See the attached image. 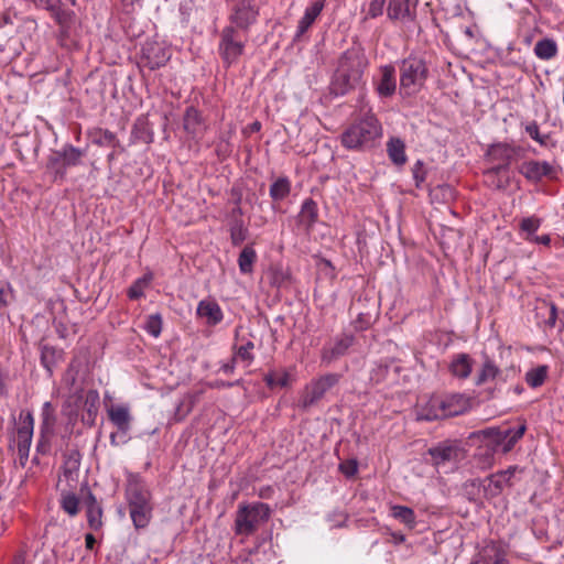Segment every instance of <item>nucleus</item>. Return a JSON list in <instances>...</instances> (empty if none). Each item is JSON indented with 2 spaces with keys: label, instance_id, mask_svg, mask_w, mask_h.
Returning <instances> with one entry per match:
<instances>
[{
  "label": "nucleus",
  "instance_id": "412c9836",
  "mask_svg": "<svg viewBox=\"0 0 564 564\" xmlns=\"http://www.w3.org/2000/svg\"><path fill=\"white\" fill-rule=\"evenodd\" d=\"M295 381L292 369L280 368L270 370L264 376L265 384L271 389H283L289 388Z\"/></svg>",
  "mask_w": 564,
  "mask_h": 564
},
{
  "label": "nucleus",
  "instance_id": "bb28decb",
  "mask_svg": "<svg viewBox=\"0 0 564 564\" xmlns=\"http://www.w3.org/2000/svg\"><path fill=\"white\" fill-rule=\"evenodd\" d=\"M197 314L206 319L209 325H216L223 319L221 308L215 301H200L197 306Z\"/></svg>",
  "mask_w": 564,
  "mask_h": 564
},
{
  "label": "nucleus",
  "instance_id": "5701e85b",
  "mask_svg": "<svg viewBox=\"0 0 564 564\" xmlns=\"http://www.w3.org/2000/svg\"><path fill=\"white\" fill-rule=\"evenodd\" d=\"M75 405L76 409H83L86 411L88 420L95 421L98 406H99V393L97 390H88L84 394H76Z\"/></svg>",
  "mask_w": 564,
  "mask_h": 564
},
{
  "label": "nucleus",
  "instance_id": "7c9ffc66",
  "mask_svg": "<svg viewBox=\"0 0 564 564\" xmlns=\"http://www.w3.org/2000/svg\"><path fill=\"white\" fill-rule=\"evenodd\" d=\"M533 51L539 59L549 61L557 55L558 47L553 39L544 37L535 43Z\"/></svg>",
  "mask_w": 564,
  "mask_h": 564
},
{
  "label": "nucleus",
  "instance_id": "bf43d9fd",
  "mask_svg": "<svg viewBox=\"0 0 564 564\" xmlns=\"http://www.w3.org/2000/svg\"><path fill=\"white\" fill-rule=\"evenodd\" d=\"M356 327L359 329H367L370 326V316L367 314L360 313L355 321Z\"/></svg>",
  "mask_w": 564,
  "mask_h": 564
},
{
  "label": "nucleus",
  "instance_id": "2f4dec72",
  "mask_svg": "<svg viewBox=\"0 0 564 564\" xmlns=\"http://www.w3.org/2000/svg\"><path fill=\"white\" fill-rule=\"evenodd\" d=\"M390 510L391 516L404 524L409 530H413L416 527V516L413 509L406 506L394 505Z\"/></svg>",
  "mask_w": 564,
  "mask_h": 564
},
{
  "label": "nucleus",
  "instance_id": "4be33fe9",
  "mask_svg": "<svg viewBox=\"0 0 564 564\" xmlns=\"http://www.w3.org/2000/svg\"><path fill=\"white\" fill-rule=\"evenodd\" d=\"M473 366V358L466 352H460L453 356L448 370L453 377L464 380L470 376Z\"/></svg>",
  "mask_w": 564,
  "mask_h": 564
},
{
  "label": "nucleus",
  "instance_id": "2eb2a0df",
  "mask_svg": "<svg viewBox=\"0 0 564 564\" xmlns=\"http://www.w3.org/2000/svg\"><path fill=\"white\" fill-rule=\"evenodd\" d=\"M444 419L464 414L470 409V398L464 393L437 394Z\"/></svg>",
  "mask_w": 564,
  "mask_h": 564
},
{
  "label": "nucleus",
  "instance_id": "423d86ee",
  "mask_svg": "<svg viewBox=\"0 0 564 564\" xmlns=\"http://www.w3.org/2000/svg\"><path fill=\"white\" fill-rule=\"evenodd\" d=\"M340 379L338 373H326L307 383L301 392L299 406L307 410L324 398L327 391L335 387Z\"/></svg>",
  "mask_w": 564,
  "mask_h": 564
},
{
  "label": "nucleus",
  "instance_id": "473e14b6",
  "mask_svg": "<svg viewBox=\"0 0 564 564\" xmlns=\"http://www.w3.org/2000/svg\"><path fill=\"white\" fill-rule=\"evenodd\" d=\"M536 316L542 317V322L545 327L552 328L556 324L557 308L554 303L542 301L536 306Z\"/></svg>",
  "mask_w": 564,
  "mask_h": 564
},
{
  "label": "nucleus",
  "instance_id": "603ef678",
  "mask_svg": "<svg viewBox=\"0 0 564 564\" xmlns=\"http://www.w3.org/2000/svg\"><path fill=\"white\" fill-rule=\"evenodd\" d=\"M386 0H371L369 3L367 17L376 19L383 13Z\"/></svg>",
  "mask_w": 564,
  "mask_h": 564
},
{
  "label": "nucleus",
  "instance_id": "c9c22d12",
  "mask_svg": "<svg viewBox=\"0 0 564 564\" xmlns=\"http://www.w3.org/2000/svg\"><path fill=\"white\" fill-rule=\"evenodd\" d=\"M61 153L63 159V167L66 170L67 167L80 164L84 156V152L80 149H77L70 144L63 147L61 149Z\"/></svg>",
  "mask_w": 564,
  "mask_h": 564
},
{
  "label": "nucleus",
  "instance_id": "79ce46f5",
  "mask_svg": "<svg viewBox=\"0 0 564 564\" xmlns=\"http://www.w3.org/2000/svg\"><path fill=\"white\" fill-rule=\"evenodd\" d=\"M61 505L63 510L70 517H74L79 511V500L73 494H63Z\"/></svg>",
  "mask_w": 564,
  "mask_h": 564
},
{
  "label": "nucleus",
  "instance_id": "680f3d73",
  "mask_svg": "<svg viewBox=\"0 0 564 564\" xmlns=\"http://www.w3.org/2000/svg\"><path fill=\"white\" fill-rule=\"evenodd\" d=\"M242 14H243V12L238 10V11H236V13L232 17L234 22L236 23L237 28H239V29H243L245 28V22H243Z\"/></svg>",
  "mask_w": 564,
  "mask_h": 564
},
{
  "label": "nucleus",
  "instance_id": "5fc2aeb1",
  "mask_svg": "<svg viewBox=\"0 0 564 564\" xmlns=\"http://www.w3.org/2000/svg\"><path fill=\"white\" fill-rule=\"evenodd\" d=\"M339 470L347 477H352L358 471V464L355 459H348L339 464Z\"/></svg>",
  "mask_w": 564,
  "mask_h": 564
},
{
  "label": "nucleus",
  "instance_id": "37998d69",
  "mask_svg": "<svg viewBox=\"0 0 564 564\" xmlns=\"http://www.w3.org/2000/svg\"><path fill=\"white\" fill-rule=\"evenodd\" d=\"M542 225V219L536 216L522 218L520 221V230L525 232L527 236L533 237L534 234Z\"/></svg>",
  "mask_w": 564,
  "mask_h": 564
},
{
  "label": "nucleus",
  "instance_id": "4c0bfd02",
  "mask_svg": "<svg viewBox=\"0 0 564 564\" xmlns=\"http://www.w3.org/2000/svg\"><path fill=\"white\" fill-rule=\"evenodd\" d=\"M153 280L152 273H147L143 276L137 279L128 290V296L131 300L141 299L144 295L145 289L149 288Z\"/></svg>",
  "mask_w": 564,
  "mask_h": 564
},
{
  "label": "nucleus",
  "instance_id": "4d7b16f0",
  "mask_svg": "<svg viewBox=\"0 0 564 564\" xmlns=\"http://www.w3.org/2000/svg\"><path fill=\"white\" fill-rule=\"evenodd\" d=\"M53 17L59 24H65L70 20V12L64 11L61 8L53 13Z\"/></svg>",
  "mask_w": 564,
  "mask_h": 564
},
{
  "label": "nucleus",
  "instance_id": "c03bdc74",
  "mask_svg": "<svg viewBox=\"0 0 564 564\" xmlns=\"http://www.w3.org/2000/svg\"><path fill=\"white\" fill-rule=\"evenodd\" d=\"M144 328L153 337H159L162 332L161 315L153 314V315L148 316Z\"/></svg>",
  "mask_w": 564,
  "mask_h": 564
},
{
  "label": "nucleus",
  "instance_id": "f8f14e48",
  "mask_svg": "<svg viewBox=\"0 0 564 564\" xmlns=\"http://www.w3.org/2000/svg\"><path fill=\"white\" fill-rule=\"evenodd\" d=\"M355 340L351 334H340L324 345L321 351V360L330 364L345 356Z\"/></svg>",
  "mask_w": 564,
  "mask_h": 564
},
{
  "label": "nucleus",
  "instance_id": "c85d7f7f",
  "mask_svg": "<svg viewBox=\"0 0 564 564\" xmlns=\"http://www.w3.org/2000/svg\"><path fill=\"white\" fill-rule=\"evenodd\" d=\"M85 503L87 507V521L89 528L93 530L100 529L102 525V509L98 505L95 496L90 491H88L87 494Z\"/></svg>",
  "mask_w": 564,
  "mask_h": 564
},
{
  "label": "nucleus",
  "instance_id": "69168bd1",
  "mask_svg": "<svg viewBox=\"0 0 564 564\" xmlns=\"http://www.w3.org/2000/svg\"><path fill=\"white\" fill-rule=\"evenodd\" d=\"M95 542H96V540L93 534H90V533L86 534L85 543H86L87 549L91 550L94 547Z\"/></svg>",
  "mask_w": 564,
  "mask_h": 564
},
{
  "label": "nucleus",
  "instance_id": "9b49d317",
  "mask_svg": "<svg viewBox=\"0 0 564 564\" xmlns=\"http://www.w3.org/2000/svg\"><path fill=\"white\" fill-rule=\"evenodd\" d=\"M34 419L30 411H21L18 420L15 443L20 458H28L33 437Z\"/></svg>",
  "mask_w": 564,
  "mask_h": 564
},
{
  "label": "nucleus",
  "instance_id": "aec40b11",
  "mask_svg": "<svg viewBox=\"0 0 564 564\" xmlns=\"http://www.w3.org/2000/svg\"><path fill=\"white\" fill-rule=\"evenodd\" d=\"M473 564H508L506 549L496 542H490L480 552Z\"/></svg>",
  "mask_w": 564,
  "mask_h": 564
},
{
  "label": "nucleus",
  "instance_id": "f03ea898",
  "mask_svg": "<svg viewBox=\"0 0 564 564\" xmlns=\"http://www.w3.org/2000/svg\"><path fill=\"white\" fill-rule=\"evenodd\" d=\"M380 134L381 126L378 119L368 111L341 133L340 142L347 150H360L370 147Z\"/></svg>",
  "mask_w": 564,
  "mask_h": 564
},
{
  "label": "nucleus",
  "instance_id": "58836bf2",
  "mask_svg": "<svg viewBox=\"0 0 564 564\" xmlns=\"http://www.w3.org/2000/svg\"><path fill=\"white\" fill-rule=\"evenodd\" d=\"M495 454L496 452L487 443L479 446L475 455L478 466L482 469L490 468L495 463Z\"/></svg>",
  "mask_w": 564,
  "mask_h": 564
},
{
  "label": "nucleus",
  "instance_id": "cd10ccee",
  "mask_svg": "<svg viewBox=\"0 0 564 564\" xmlns=\"http://www.w3.org/2000/svg\"><path fill=\"white\" fill-rule=\"evenodd\" d=\"M417 419L423 421H434L444 419L441 410L440 398L437 394L432 395L417 411Z\"/></svg>",
  "mask_w": 564,
  "mask_h": 564
},
{
  "label": "nucleus",
  "instance_id": "9d476101",
  "mask_svg": "<svg viewBox=\"0 0 564 564\" xmlns=\"http://www.w3.org/2000/svg\"><path fill=\"white\" fill-rule=\"evenodd\" d=\"M432 464L435 467L443 466L447 463H456L463 458V448L457 441H443L437 445L429 448Z\"/></svg>",
  "mask_w": 564,
  "mask_h": 564
},
{
  "label": "nucleus",
  "instance_id": "6e6d98bb",
  "mask_svg": "<svg viewBox=\"0 0 564 564\" xmlns=\"http://www.w3.org/2000/svg\"><path fill=\"white\" fill-rule=\"evenodd\" d=\"M246 238L245 229L242 225H237L231 228V239L235 245H240Z\"/></svg>",
  "mask_w": 564,
  "mask_h": 564
},
{
  "label": "nucleus",
  "instance_id": "dca6fc26",
  "mask_svg": "<svg viewBox=\"0 0 564 564\" xmlns=\"http://www.w3.org/2000/svg\"><path fill=\"white\" fill-rule=\"evenodd\" d=\"M388 18L394 21L413 22L416 19V3L411 0H389Z\"/></svg>",
  "mask_w": 564,
  "mask_h": 564
},
{
  "label": "nucleus",
  "instance_id": "39448f33",
  "mask_svg": "<svg viewBox=\"0 0 564 564\" xmlns=\"http://www.w3.org/2000/svg\"><path fill=\"white\" fill-rule=\"evenodd\" d=\"M129 511L137 529L145 528L151 519L150 492L140 484L131 482L127 488Z\"/></svg>",
  "mask_w": 564,
  "mask_h": 564
},
{
  "label": "nucleus",
  "instance_id": "ea45409f",
  "mask_svg": "<svg viewBox=\"0 0 564 564\" xmlns=\"http://www.w3.org/2000/svg\"><path fill=\"white\" fill-rule=\"evenodd\" d=\"M270 516V508L268 505L257 502L249 505V532L252 529V522L258 520H265Z\"/></svg>",
  "mask_w": 564,
  "mask_h": 564
},
{
  "label": "nucleus",
  "instance_id": "774afa93",
  "mask_svg": "<svg viewBox=\"0 0 564 564\" xmlns=\"http://www.w3.org/2000/svg\"><path fill=\"white\" fill-rule=\"evenodd\" d=\"M119 434H121L119 431L113 432V433L110 434V444L112 446H118L119 445V443L117 441V437L119 436Z\"/></svg>",
  "mask_w": 564,
  "mask_h": 564
},
{
  "label": "nucleus",
  "instance_id": "09e8293b",
  "mask_svg": "<svg viewBox=\"0 0 564 564\" xmlns=\"http://www.w3.org/2000/svg\"><path fill=\"white\" fill-rule=\"evenodd\" d=\"M236 531L243 534L247 531V505L240 503L236 519Z\"/></svg>",
  "mask_w": 564,
  "mask_h": 564
},
{
  "label": "nucleus",
  "instance_id": "13d9d810",
  "mask_svg": "<svg viewBox=\"0 0 564 564\" xmlns=\"http://www.w3.org/2000/svg\"><path fill=\"white\" fill-rule=\"evenodd\" d=\"M525 240H528L530 242L538 243V245H543V246H549L551 243V238L549 235H542V236L534 235L533 237L525 236Z\"/></svg>",
  "mask_w": 564,
  "mask_h": 564
},
{
  "label": "nucleus",
  "instance_id": "f3484780",
  "mask_svg": "<svg viewBox=\"0 0 564 564\" xmlns=\"http://www.w3.org/2000/svg\"><path fill=\"white\" fill-rule=\"evenodd\" d=\"M107 415L117 430L126 435L132 422L130 406L128 404H112L107 408Z\"/></svg>",
  "mask_w": 564,
  "mask_h": 564
},
{
  "label": "nucleus",
  "instance_id": "8fccbe9b",
  "mask_svg": "<svg viewBox=\"0 0 564 564\" xmlns=\"http://www.w3.org/2000/svg\"><path fill=\"white\" fill-rule=\"evenodd\" d=\"M194 404V397L188 394L183 401L180 402L176 409L177 420H183L192 410Z\"/></svg>",
  "mask_w": 564,
  "mask_h": 564
},
{
  "label": "nucleus",
  "instance_id": "c756f323",
  "mask_svg": "<svg viewBox=\"0 0 564 564\" xmlns=\"http://www.w3.org/2000/svg\"><path fill=\"white\" fill-rule=\"evenodd\" d=\"M387 152H388L389 159L395 165L401 166L408 160L406 154H405V144L400 138H391L387 142Z\"/></svg>",
  "mask_w": 564,
  "mask_h": 564
},
{
  "label": "nucleus",
  "instance_id": "ddd939ff",
  "mask_svg": "<svg viewBox=\"0 0 564 564\" xmlns=\"http://www.w3.org/2000/svg\"><path fill=\"white\" fill-rule=\"evenodd\" d=\"M375 91L381 99L391 98L397 91L395 68L391 64L381 65L379 75L373 78Z\"/></svg>",
  "mask_w": 564,
  "mask_h": 564
},
{
  "label": "nucleus",
  "instance_id": "f257e3e1",
  "mask_svg": "<svg viewBox=\"0 0 564 564\" xmlns=\"http://www.w3.org/2000/svg\"><path fill=\"white\" fill-rule=\"evenodd\" d=\"M368 65V58L361 48L346 50L338 59L329 86L330 93L335 96H344L355 89L362 82Z\"/></svg>",
  "mask_w": 564,
  "mask_h": 564
},
{
  "label": "nucleus",
  "instance_id": "4468645a",
  "mask_svg": "<svg viewBox=\"0 0 564 564\" xmlns=\"http://www.w3.org/2000/svg\"><path fill=\"white\" fill-rule=\"evenodd\" d=\"M170 57V51L162 43L147 42L142 47L141 61L151 70L164 66Z\"/></svg>",
  "mask_w": 564,
  "mask_h": 564
},
{
  "label": "nucleus",
  "instance_id": "6e6552de",
  "mask_svg": "<svg viewBox=\"0 0 564 564\" xmlns=\"http://www.w3.org/2000/svg\"><path fill=\"white\" fill-rule=\"evenodd\" d=\"M517 172L522 175L529 183L538 184L544 178H557V167L547 161L524 160L517 165Z\"/></svg>",
  "mask_w": 564,
  "mask_h": 564
},
{
  "label": "nucleus",
  "instance_id": "864d4df0",
  "mask_svg": "<svg viewBox=\"0 0 564 564\" xmlns=\"http://www.w3.org/2000/svg\"><path fill=\"white\" fill-rule=\"evenodd\" d=\"M98 139L96 142L100 145L115 147L117 139L116 135L109 130H98Z\"/></svg>",
  "mask_w": 564,
  "mask_h": 564
},
{
  "label": "nucleus",
  "instance_id": "052dcab7",
  "mask_svg": "<svg viewBox=\"0 0 564 564\" xmlns=\"http://www.w3.org/2000/svg\"><path fill=\"white\" fill-rule=\"evenodd\" d=\"M238 262L241 272H247V246L241 249Z\"/></svg>",
  "mask_w": 564,
  "mask_h": 564
},
{
  "label": "nucleus",
  "instance_id": "20e7f679",
  "mask_svg": "<svg viewBox=\"0 0 564 564\" xmlns=\"http://www.w3.org/2000/svg\"><path fill=\"white\" fill-rule=\"evenodd\" d=\"M527 424L522 421L514 427L491 426L479 432V435L487 441V444L496 453L508 454L516 444L523 437Z\"/></svg>",
  "mask_w": 564,
  "mask_h": 564
},
{
  "label": "nucleus",
  "instance_id": "49530a36",
  "mask_svg": "<svg viewBox=\"0 0 564 564\" xmlns=\"http://www.w3.org/2000/svg\"><path fill=\"white\" fill-rule=\"evenodd\" d=\"M47 166L53 170L57 175L63 177L66 173V169L63 167V159L61 150L56 151L48 160Z\"/></svg>",
  "mask_w": 564,
  "mask_h": 564
},
{
  "label": "nucleus",
  "instance_id": "6ab92c4d",
  "mask_svg": "<svg viewBox=\"0 0 564 564\" xmlns=\"http://www.w3.org/2000/svg\"><path fill=\"white\" fill-rule=\"evenodd\" d=\"M79 467L80 456L77 452H72L64 460L58 482L65 481L67 487H75L78 482Z\"/></svg>",
  "mask_w": 564,
  "mask_h": 564
},
{
  "label": "nucleus",
  "instance_id": "e433bc0d",
  "mask_svg": "<svg viewBox=\"0 0 564 564\" xmlns=\"http://www.w3.org/2000/svg\"><path fill=\"white\" fill-rule=\"evenodd\" d=\"M547 373L549 367L546 365L538 366L525 373V382L533 389L539 388L546 380Z\"/></svg>",
  "mask_w": 564,
  "mask_h": 564
},
{
  "label": "nucleus",
  "instance_id": "0eeeda50",
  "mask_svg": "<svg viewBox=\"0 0 564 564\" xmlns=\"http://www.w3.org/2000/svg\"><path fill=\"white\" fill-rule=\"evenodd\" d=\"M524 150L520 145H514L508 142H497L491 144L486 156L490 162H497L498 164L491 169L495 173L508 171L511 163L520 159Z\"/></svg>",
  "mask_w": 564,
  "mask_h": 564
},
{
  "label": "nucleus",
  "instance_id": "de8ad7c7",
  "mask_svg": "<svg viewBox=\"0 0 564 564\" xmlns=\"http://www.w3.org/2000/svg\"><path fill=\"white\" fill-rule=\"evenodd\" d=\"M413 180L415 182V187L421 188L422 184L426 180V171L424 169V163L421 160H417L412 167Z\"/></svg>",
  "mask_w": 564,
  "mask_h": 564
},
{
  "label": "nucleus",
  "instance_id": "b1692460",
  "mask_svg": "<svg viewBox=\"0 0 564 564\" xmlns=\"http://www.w3.org/2000/svg\"><path fill=\"white\" fill-rule=\"evenodd\" d=\"M324 8L323 1H314L311 3L304 12V15L300 19L296 32H295V39L299 40L301 36H303L306 31L312 26V24L315 22L317 17L321 14L322 10Z\"/></svg>",
  "mask_w": 564,
  "mask_h": 564
},
{
  "label": "nucleus",
  "instance_id": "7ed1b4c3",
  "mask_svg": "<svg viewBox=\"0 0 564 564\" xmlns=\"http://www.w3.org/2000/svg\"><path fill=\"white\" fill-rule=\"evenodd\" d=\"M427 77L429 67L423 58L410 55L401 62L400 90L405 96L419 93L424 86Z\"/></svg>",
  "mask_w": 564,
  "mask_h": 564
},
{
  "label": "nucleus",
  "instance_id": "a878e982",
  "mask_svg": "<svg viewBox=\"0 0 564 564\" xmlns=\"http://www.w3.org/2000/svg\"><path fill=\"white\" fill-rule=\"evenodd\" d=\"M500 373L501 370L496 362L490 357L485 356L481 367L475 377V384L477 387L484 386L485 383L498 378Z\"/></svg>",
  "mask_w": 564,
  "mask_h": 564
},
{
  "label": "nucleus",
  "instance_id": "3c124183",
  "mask_svg": "<svg viewBox=\"0 0 564 564\" xmlns=\"http://www.w3.org/2000/svg\"><path fill=\"white\" fill-rule=\"evenodd\" d=\"M13 294L9 283L0 282V311L12 301Z\"/></svg>",
  "mask_w": 564,
  "mask_h": 564
},
{
  "label": "nucleus",
  "instance_id": "f704fd0d",
  "mask_svg": "<svg viewBox=\"0 0 564 564\" xmlns=\"http://www.w3.org/2000/svg\"><path fill=\"white\" fill-rule=\"evenodd\" d=\"M291 192V182L288 177H279L270 185V197L274 202L283 200Z\"/></svg>",
  "mask_w": 564,
  "mask_h": 564
},
{
  "label": "nucleus",
  "instance_id": "338daca9",
  "mask_svg": "<svg viewBox=\"0 0 564 564\" xmlns=\"http://www.w3.org/2000/svg\"><path fill=\"white\" fill-rule=\"evenodd\" d=\"M123 3V7L129 11L133 9L134 3H139L142 0H121Z\"/></svg>",
  "mask_w": 564,
  "mask_h": 564
},
{
  "label": "nucleus",
  "instance_id": "a19ab883",
  "mask_svg": "<svg viewBox=\"0 0 564 564\" xmlns=\"http://www.w3.org/2000/svg\"><path fill=\"white\" fill-rule=\"evenodd\" d=\"M184 128L186 131L196 135L200 131V116L194 108H188L184 116Z\"/></svg>",
  "mask_w": 564,
  "mask_h": 564
},
{
  "label": "nucleus",
  "instance_id": "1a4fd4ad",
  "mask_svg": "<svg viewBox=\"0 0 564 564\" xmlns=\"http://www.w3.org/2000/svg\"><path fill=\"white\" fill-rule=\"evenodd\" d=\"M524 468L513 465L505 470L489 475L484 480V492L486 497H498L506 487L512 486V478L517 473H523Z\"/></svg>",
  "mask_w": 564,
  "mask_h": 564
},
{
  "label": "nucleus",
  "instance_id": "393cba45",
  "mask_svg": "<svg viewBox=\"0 0 564 564\" xmlns=\"http://www.w3.org/2000/svg\"><path fill=\"white\" fill-rule=\"evenodd\" d=\"M220 50L223 51L224 58L227 62L236 59L237 56L242 53L243 45L236 40L232 29H227L224 31Z\"/></svg>",
  "mask_w": 564,
  "mask_h": 564
},
{
  "label": "nucleus",
  "instance_id": "a211bd4d",
  "mask_svg": "<svg viewBox=\"0 0 564 564\" xmlns=\"http://www.w3.org/2000/svg\"><path fill=\"white\" fill-rule=\"evenodd\" d=\"M318 220V207L314 199L306 198L297 215V226L305 232L310 234L314 225Z\"/></svg>",
  "mask_w": 564,
  "mask_h": 564
},
{
  "label": "nucleus",
  "instance_id": "72a5a7b5",
  "mask_svg": "<svg viewBox=\"0 0 564 564\" xmlns=\"http://www.w3.org/2000/svg\"><path fill=\"white\" fill-rule=\"evenodd\" d=\"M42 417V424H41V435L42 437H45L48 434L53 433L55 423H56V415H55V408L51 402H45L42 406L41 412Z\"/></svg>",
  "mask_w": 564,
  "mask_h": 564
},
{
  "label": "nucleus",
  "instance_id": "a18cd8bd",
  "mask_svg": "<svg viewBox=\"0 0 564 564\" xmlns=\"http://www.w3.org/2000/svg\"><path fill=\"white\" fill-rule=\"evenodd\" d=\"M524 130L530 135V138L536 141L539 144H546L549 135L540 133V128L536 121L527 122L524 126Z\"/></svg>",
  "mask_w": 564,
  "mask_h": 564
},
{
  "label": "nucleus",
  "instance_id": "0e129e2a",
  "mask_svg": "<svg viewBox=\"0 0 564 564\" xmlns=\"http://www.w3.org/2000/svg\"><path fill=\"white\" fill-rule=\"evenodd\" d=\"M392 542L394 544H401L405 541V535L401 532H392L391 534Z\"/></svg>",
  "mask_w": 564,
  "mask_h": 564
},
{
  "label": "nucleus",
  "instance_id": "e2e57ef3",
  "mask_svg": "<svg viewBox=\"0 0 564 564\" xmlns=\"http://www.w3.org/2000/svg\"><path fill=\"white\" fill-rule=\"evenodd\" d=\"M61 0H46V9L52 12V14L61 8Z\"/></svg>",
  "mask_w": 564,
  "mask_h": 564
}]
</instances>
